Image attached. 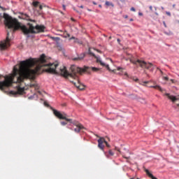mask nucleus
Returning <instances> with one entry per match:
<instances>
[{"label":"nucleus","instance_id":"nucleus-1","mask_svg":"<svg viewBox=\"0 0 179 179\" xmlns=\"http://www.w3.org/2000/svg\"><path fill=\"white\" fill-rule=\"evenodd\" d=\"M58 66V64L55 63L47 64L45 55H41L40 58L38 59L29 58L25 61H22L20 65L17 64L13 67V73L4 77V80L1 81V90L12 86L13 83L20 84L23 83L26 80L34 79L35 75L38 74V71L43 66H48L45 71L49 73L60 74L65 78L69 77L74 79V80H70V82L78 90H85V86L79 81L78 74L87 72L89 67L82 69L72 66L70 67L71 73H69L66 67H62L59 71H57L56 68H57Z\"/></svg>","mask_w":179,"mask_h":179},{"label":"nucleus","instance_id":"nucleus-2","mask_svg":"<svg viewBox=\"0 0 179 179\" xmlns=\"http://www.w3.org/2000/svg\"><path fill=\"white\" fill-rule=\"evenodd\" d=\"M20 19H23L27 21H29L27 25H22V24L16 18H13L7 13H3L2 15L0 14V24L2 23L4 20V24L6 27H8L10 31H8L7 37L5 41L0 42V50H6L10 46V39L9 38L10 32H15L18 29H21L23 34H36L44 32L45 27L43 25H39L34 20L30 19V16L26 13H21L19 15Z\"/></svg>","mask_w":179,"mask_h":179},{"label":"nucleus","instance_id":"nucleus-3","mask_svg":"<svg viewBox=\"0 0 179 179\" xmlns=\"http://www.w3.org/2000/svg\"><path fill=\"white\" fill-rule=\"evenodd\" d=\"M53 113L58 119L69 122L70 123H72L75 127H76L77 128L74 129L75 132L79 133L82 129H84V127L81 123H79L77 121L72 122V119L66 117V113H61L59 111L55 109H53Z\"/></svg>","mask_w":179,"mask_h":179},{"label":"nucleus","instance_id":"nucleus-4","mask_svg":"<svg viewBox=\"0 0 179 179\" xmlns=\"http://www.w3.org/2000/svg\"><path fill=\"white\" fill-rule=\"evenodd\" d=\"M130 62L135 65H139L140 67H141L142 69H145L149 70L151 72H153L154 69H155V66L154 65L150 63V62H146L145 61H141L140 59H137L134 60L133 59H130Z\"/></svg>","mask_w":179,"mask_h":179},{"label":"nucleus","instance_id":"nucleus-5","mask_svg":"<svg viewBox=\"0 0 179 179\" xmlns=\"http://www.w3.org/2000/svg\"><path fill=\"white\" fill-rule=\"evenodd\" d=\"M89 55L94 57L95 59H96V62L97 63H99V64H101V66H105L106 67V69L108 70V71H110V66L108 65V64H106L104 62H101V60H99V59L98 57H96V55H94V53H93L92 52V50L90 48L89 49Z\"/></svg>","mask_w":179,"mask_h":179},{"label":"nucleus","instance_id":"nucleus-6","mask_svg":"<svg viewBox=\"0 0 179 179\" xmlns=\"http://www.w3.org/2000/svg\"><path fill=\"white\" fill-rule=\"evenodd\" d=\"M10 93L13 95H22L24 93V87L17 86V92L11 91Z\"/></svg>","mask_w":179,"mask_h":179},{"label":"nucleus","instance_id":"nucleus-7","mask_svg":"<svg viewBox=\"0 0 179 179\" xmlns=\"http://www.w3.org/2000/svg\"><path fill=\"white\" fill-rule=\"evenodd\" d=\"M105 142H106V139L104 138H99L98 139V148L101 149L102 151H104Z\"/></svg>","mask_w":179,"mask_h":179},{"label":"nucleus","instance_id":"nucleus-8","mask_svg":"<svg viewBox=\"0 0 179 179\" xmlns=\"http://www.w3.org/2000/svg\"><path fill=\"white\" fill-rule=\"evenodd\" d=\"M165 96L168 97L171 101L175 102L178 101V98H176L175 96L171 95L169 93H165Z\"/></svg>","mask_w":179,"mask_h":179},{"label":"nucleus","instance_id":"nucleus-9","mask_svg":"<svg viewBox=\"0 0 179 179\" xmlns=\"http://www.w3.org/2000/svg\"><path fill=\"white\" fill-rule=\"evenodd\" d=\"M85 53H82L80 55V56L78 57H73L72 60L73 61H81L85 58Z\"/></svg>","mask_w":179,"mask_h":179},{"label":"nucleus","instance_id":"nucleus-10","mask_svg":"<svg viewBox=\"0 0 179 179\" xmlns=\"http://www.w3.org/2000/svg\"><path fill=\"white\" fill-rule=\"evenodd\" d=\"M145 173H147L148 177H150L151 179H157L156 177H155L153 176V174H152V173H150V172H149L148 169H145Z\"/></svg>","mask_w":179,"mask_h":179},{"label":"nucleus","instance_id":"nucleus-11","mask_svg":"<svg viewBox=\"0 0 179 179\" xmlns=\"http://www.w3.org/2000/svg\"><path fill=\"white\" fill-rule=\"evenodd\" d=\"M150 87H152L154 89H157L158 90H159L160 92H163V89L162 88V87H159L158 85H155V86H151Z\"/></svg>","mask_w":179,"mask_h":179},{"label":"nucleus","instance_id":"nucleus-12","mask_svg":"<svg viewBox=\"0 0 179 179\" xmlns=\"http://www.w3.org/2000/svg\"><path fill=\"white\" fill-rule=\"evenodd\" d=\"M39 4H40V2H38V1H33V3H32V5L34 8H37Z\"/></svg>","mask_w":179,"mask_h":179},{"label":"nucleus","instance_id":"nucleus-13","mask_svg":"<svg viewBox=\"0 0 179 179\" xmlns=\"http://www.w3.org/2000/svg\"><path fill=\"white\" fill-rule=\"evenodd\" d=\"M105 5H106L107 6H112V7H114V5L113 3L110 2V1H106V2H105Z\"/></svg>","mask_w":179,"mask_h":179},{"label":"nucleus","instance_id":"nucleus-14","mask_svg":"<svg viewBox=\"0 0 179 179\" xmlns=\"http://www.w3.org/2000/svg\"><path fill=\"white\" fill-rule=\"evenodd\" d=\"M64 38H70L71 37V35H70V34H69V33H67V31H65L64 32Z\"/></svg>","mask_w":179,"mask_h":179},{"label":"nucleus","instance_id":"nucleus-15","mask_svg":"<svg viewBox=\"0 0 179 179\" xmlns=\"http://www.w3.org/2000/svg\"><path fill=\"white\" fill-rule=\"evenodd\" d=\"M91 69H92V71H95V72L99 71V69L96 68V67H91Z\"/></svg>","mask_w":179,"mask_h":179},{"label":"nucleus","instance_id":"nucleus-16","mask_svg":"<svg viewBox=\"0 0 179 179\" xmlns=\"http://www.w3.org/2000/svg\"><path fill=\"white\" fill-rule=\"evenodd\" d=\"M108 154H109L110 156H113L114 155V153L113 152L112 150H109Z\"/></svg>","mask_w":179,"mask_h":179},{"label":"nucleus","instance_id":"nucleus-17","mask_svg":"<svg viewBox=\"0 0 179 179\" xmlns=\"http://www.w3.org/2000/svg\"><path fill=\"white\" fill-rule=\"evenodd\" d=\"M148 83H149L148 81H145V82L143 83V84H142V83H140V85H142L143 86H145V85H147V84H148Z\"/></svg>","mask_w":179,"mask_h":179},{"label":"nucleus","instance_id":"nucleus-18","mask_svg":"<svg viewBox=\"0 0 179 179\" xmlns=\"http://www.w3.org/2000/svg\"><path fill=\"white\" fill-rule=\"evenodd\" d=\"M67 123L66 122H61V125L62 126H66Z\"/></svg>","mask_w":179,"mask_h":179},{"label":"nucleus","instance_id":"nucleus-19","mask_svg":"<svg viewBox=\"0 0 179 179\" xmlns=\"http://www.w3.org/2000/svg\"><path fill=\"white\" fill-rule=\"evenodd\" d=\"M104 144L106 145V146H107L108 148H110V144H108V143H107L106 141H105Z\"/></svg>","mask_w":179,"mask_h":179},{"label":"nucleus","instance_id":"nucleus-20","mask_svg":"<svg viewBox=\"0 0 179 179\" xmlns=\"http://www.w3.org/2000/svg\"><path fill=\"white\" fill-rule=\"evenodd\" d=\"M74 43H79V40H78V38H76L75 40H74Z\"/></svg>","mask_w":179,"mask_h":179},{"label":"nucleus","instance_id":"nucleus-21","mask_svg":"<svg viewBox=\"0 0 179 179\" xmlns=\"http://www.w3.org/2000/svg\"><path fill=\"white\" fill-rule=\"evenodd\" d=\"M76 38L75 36H72L71 38H69V41H71V40H75Z\"/></svg>","mask_w":179,"mask_h":179},{"label":"nucleus","instance_id":"nucleus-22","mask_svg":"<svg viewBox=\"0 0 179 179\" xmlns=\"http://www.w3.org/2000/svg\"><path fill=\"white\" fill-rule=\"evenodd\" d=\"M94 50H96L97 52L101 54V50H98V49H95V48H94Z\"/></svg>","mask_w":179,"mask_h":179},{"label":"nucleus","instance_id":"nucleus-23","mask_svg":"<svg viewBox=\"0 0 179 179\" xmlns=\"http://www.w3.org/2000/svg\"><path fill=\"white\" fill-rule=\"evenodd\" d=\"M117 71H122L123 69L122 67H117Z\"/></svg>","mask_w":179,"mask_h":179},{"label":"nucleus","instance_id":"nucleus-24","mask_svg":"<svg viewBox=\"0 0 179 179\" xmlns=\"http://www.w3.org/2000/svg\"><path fill=\"white\" fill-rule=\"evenodd\" d=\"M163 79L164 80H169V77H163Z\"/></svg>","mask_w":179,"mask_h":179},{"label":"nucleus","instance_id":"nucleus-25","mask_svg":"<svg viewBox=\"0 0 179 179\" xmlns=\"http://www.w3.org/2000/svg\"><path fill=\"white\" fill-rule=\"evenodd\" d=\"M176 109H178L179 110V103H177L176 104V107H175Z\"/></svg>","mask_w":179,"mask_h":179},{"label":"nucleus","instance_id":"nucleus-26","mask_svg":"<svg viewBox=\"0 0 179 179\" xmlns=\"http://www.w3.org/2000/svg\"><path fill=\"white\" fill-rule=\"evenodd\" d=\"M131 10L133 11V12H135V11H136V9H135L134 7H132V8H131Z\"/></svg>","mask_w":179,"mask_h":179},{"label":"nucleus","instance_id":"nucleus-27","mask_svg":"<svg viewBox=\"0 0 179 179\" xmlns=\"http://www.w3.org/2000/svg\"><path fill=\"white\" fill-rule=\"evenodd\" d=\"M157 69L159 70L161 74L163 75V71L162 70H160L159 68H157Z\"/></svg>","mask_w":179,"mask_h":179},{"label":"nucleus","instance_id":"nucleus-28","mask_svg":"<svg viewBox=\"0 0 179 179\" xmlns=\"http://www.w3.org/2000/svg\"><path fill=\"white\" fill-rule=\"evenodd\" d=\"M149 9L152 11V6H150Z\"/></svg>","mask_w":179,"mask_h":179},{"label":"nucleus","instance_id":"nucleus-29","mask_svg":"<svg viewBox=\"0 0 179 179\" xmlns=\"http://www.w3.org/2000/svg\"><path fill=\"white\" fill-rule=\"evenodd\" d=\"M166 13L167 15L171 16V13L170 12H166Z\"/></svg>","mask_w":179,"mask_h":179},{"label":"nucleus","instance_id":"nucleus-30","mask_svg":"<svg viewBox=\"0 0 179 179\" xmlns=\"http://www.w3.org/2000/svg\"><path fill=\"white\" fill-rule=\"evenodd\" d=\"M43 9V6L40 5L39 6V10H42Z\"/></svg>","mask_w":179,"mask_h":179},{"label":"nucleus","instance_id":"nucleus-31","mask_svg":"<svg viewBox=\"0 0 179 179\" xmlns=\"http://www.w3.org/2000/svg\"><path fill=\"white\" fill-rule=\"evenodd\" d=\"M134 80H135L136 82L138 81L139 79L138 78H136L135 79H134Z\"/></svg>","mask_w":179,"mask_h":179},{"label":"nucleus","instance_id":"nucleus-32","mask_svg":"<svg viewBox=\"0 0 179 179\" xmlns=\"http://www.w3.org/2000/svg\"><path fill=\"white\" fill-rule=\"evenodd\" d=\"M62 7H63V10H66V6L63 5Z\"/></svg>","mask_w":179,"mask_h":179},{"label":"nucleus","instance_id":"nucleus-33","mask_svg":"<svg viewBox=\"0 0 179 179\" xmlns=\"http://www.w3.org/2000/svg\"><path fill=\"white\" fill-rule=\"evenodd\" d=\"M123 157H124V159H129V157H125V156H123Z\"/></svg>","mask_w":179,"mask_h":179},{"label":"nucleus","instance_id":"nucleus-34","mask_svg":"<svg viewBox=\"0 0 179 179\" xmlns=\"http://www.w3.org/2000/svg\"><path fill=\"white\" fill-rule=\"evenodd\" d=\"M116 150H117L120 153H121V151L120 150V149L115 148Z\"/></svg>","mask_w":179,"mask_h":179},{"label":"nucleus","instance_id":"nucleus-35","mask_svg":"<svg viewBox=\"0 0 179 179\" xmlns=\"http://www.w3.org/2000/svg\"><path fill=\"white\" fill-rule=\"evenodd\" d=\"M164 27L167 28V25L166 24L165 22H164Z\"/></svg>","mask_w":179,"mask_h":179},{"label":"nucleus","instance_id":"nucleus-36","mask_svg":"<svg viewBox=\"0 0 179 179\" xmlns=\"http://www.w3.org/2000/svg\"><path fill=\"white\" fill-rule=\"evenodd\" d=\"M71 20H72L73 22H76V20L73 19V17L71 18Z\"/></svg>","mask_w":179,"mask_h":179},{"label":"nucleus","instance_id":"nucleus-37","mask_svg":"<svg viewBox=\"0 0 179 179\" xmlns=\"http://www.w3.org/2000/svg\"><path fill=\"white\" fill-rule=\"evenodd\" d=\"M124 76H128V73L127 72H125Z\"/></svg>","mask_w":179,"mask_h":179},{"label":"nucleus","instance_id":"nucleus-38","mask_svg":"<svg viewBox=\"0 0 179 179\" xmlns=\"http://www.w3.org/2000/svg\"><path fill=\"white\" fill-rule=\"evenodd\" d=\"M92 3L96 5V3L95 1H92Z\"/></svg>","mask_w":179,"mask_h":179},{"label":"nucleus","instance_id":"nucleus-39","mask_svg":"<svg viewBox=\"0 0 179 179\" xmlns=\"http://www.w3.org/2000/svg\"><path fill=\"white\" fill-rule=\"evenodd\" d=\"M124 18L127 19L128 18V15H124Z\"/></svg>","mask_w":179,"mask_h":179},{"label":"nucleus","instance_id":"nucleus-40","mask_svg":"<svg viewBox=\"0 0 179 179\" xmlns=\"http://www.w3.org/2000/svg\"><path fill=\"white\" fill-rule=\"evenodd\" d=\"M31 87H35V84H31Z\"/></svg>","mask_w":179,"mask_h":179},{"label":"nucleus","instance_id":"nucleus-41","mask_svg":"<svg viewBox=\"0 0 179 179\" xmlns=\"http://www.w3.org/2000/svg\"><path fill=\"white\" fill-rule=\"evenodd\" d=\"M171 81L172 82V83H174V80L171 79Z\"/></svg>","mask_w":179,"mask_h":179},{"label":"nucleus","instance_id":"nucleus-42","mask_svg":"<svg viewBox=\"0 0 179 179\" xmlns=\"http://www.w3.org/2000/svg\"><path fill=\"white\" fill-rule=\"evenodd\" d=\"M80 8L81 9H83V6H80Z\"/></svg>","mask_w":179,"mask_h":179},{"label":"nucleus","instance_id":"nucleus-43","mask_svg":"<svg viewBox=\"0 0 179 179\" xmlns=\"http://www.w3.org/2000/svg\"><path fill=\"white\" fill-rule=\"evenodd\" d=\"M134 21V19H130V22H133Z\"/></svg>","mask_w":179,"mask_h":179},{"label":"nucleus","instance_id":"nucleus-44","mask_svg":"<svg viewBox=\"0 0 179 179\" xmlns=\"http://www.w3.org/2000/svg\"><path fill=\"white\" fill-rule=\"evenodd\" d=\"M99 8H101V5H99Z\"/></svg>","mask_w":179,"mask_h":179},{"label":"nucleus","instance_id":"nucleus-45","mask_svg":"<svg viewBox=\"0 0 179 179\" xmlns=\"http://www.w3.org/2000/svg\"><path fill=\"white\" fill-rule=\"evenodd\" d=\"M131 179H136V178H131ZM136 179H139V178H136Z\"/></svg>","mask_w":179,"mask_h":179},{"label":"nucleus","instance_id":"nucleus-46","mask_svg":"<svg viewBox=\"0 0 179 179\" xmlns=\"http://www.w3.org/2000/svg\"><path fill=\"white\" fill-rule=\"evenodd\" d=\"M3 76H0V78H1Z\"/></svg>","mask_w":179,"mask_h":179},{"label":"nucleus","instance_id":"nucleus-47","mask_svg":"<svg viewBox=\"0 0 179 179\" xmlns=\"http://www.w3.org/2000/svg\"><path fill=\"white\" fill-rule=\"evenodd\" d=\"M140 15H142V13H139Z\"/></svg>","mask_w":179,"mask_h":179},{"label":"nucleus","instance_id":"nucleus-48","mask_svg":"<svg viewBox=\"0 0 179 179\" xmlns=\"http://www.w3.org/2000/svg\"><path fill=\"white\" fill-rule=\"evenodd\" d=\"M117 41L120 42V39H117Z\"/></svg>","mask_w":179,"mask_h":179},{"label":"nucleus","instance_id":"nucleus-49","mask_svg":"<svg viewBox=\"0 0 179 179\" xmlns=\"http://www.w3.org/2000/svg\"><path fill=\"white\" fill-rule=\"evenodd\" d=\"M178 24H179V21H178Z\"/></svg>","mask_w":179,"mask_h":179}]
</instances>
